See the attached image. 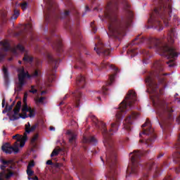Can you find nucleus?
<instances>
[{"label": "nucleus", "instance_id": "38", "mask_svg": "<svg viewBox=\"0 0 180 180\" xmlns=\"http://www.w3.org/2000/svg\"><path fill=\"white\" fill-rule=\"evenodd\" d=\"M59 151H61V148H59L58 150L54 149L51 154V157H56V156L58 155Z\"/></svg>", "mask_w": 180, "mask_h": 180}, {"label": "nucleus", "instance_id": "24", "mask_svg": "<svg viewBox=\"0 0 180 180\" xmlns=\"http://www.w3.org/2000/svg\"><path fill=\"white\" fill-rule=\"evenodd\" d=\"M32 30H33V26L32 25V24L28 23V24L25 25L24 31H21L19 33V34H23V33H29L30 40H33V33L32 32Z\"/></svg>", "mask_w": 180, "mask_h": 180}, {"label": "nucleus", "instance_id": "42", "mask_svg": "<svg viewBox=\"0 0 180 180\" xmlns=\"http://www.w3.org/2000/svg\"><path fill=\"white\" fill-rule=\"evenodd\" d=\"M25 78H26V72H24L22 73H19L18 75V79H23L25 80Z\"/></svg>", "mask_w": 180, "mask_h": 180}, {"label": "nucleus", "instance_id": "48", "mask_svg": "<svg viewBox=\"0 0 180 180\" xmlns=\"http://www.w3.org/2000/svg\"><path fill=\"white\" fill-rule=\"evenodd\" d=\"M37 139H39V134H36L33 138L31 140V143H35L36 141L37 140Z\"/></svg>", "mask_w": 180, "mask_h": 180}, {"label": "nucleus", "instance_id": "45", "mask_svg": "<svg viewBox=\"0 0 180 180\" xmlns=\"http://www.w3.org/2000/svg\"><path fill=\"white\" fill-rule=\"evenodd\" d=\"M91 30L93 32V33H96L98 29L96 28V27H95V25H94V22H91Z\"/></svg>", "mask_w": 180, "mask_h": 180}, {"label": "nucleus", "instance_id": "25", "mask_svg": "<svg viewBox=\"0 0 180 180\" xmlns=\"http://www.w3.org/2000/svg\"><path fill=\"white\" fill-rule=\"evenodd\" d=\"M76 84L78 88H85V84H86L85 77H84L82 75L77 76Z\"/></svg>", "mask_w": 180, "mask_h": 180}, {"label": "nucleus", "instance_id": "62", "mask_svg": "<svg viewBox=\"0 0 180 180\" xmlns=\"http://www.w3.org/2000/svg\"><path fill=\"white\" fill-rule=\"evenodd\" d=\"M158 70H159V72H160V71H164V67H162V65H159Z\"/></svg>", "mask_w": 180, "mask_h": 180}, {"label": "nucleus", "instance_id": "12", "mask_svg": "<svg viewBox=\"0 0 180 180\" xmlns=\"http://www.w3.org/2000/svg\"><path fill=\"white\" fill-rule=\"evenodd\" d=\"M109 67L115 72L109 76V81L106 82L107 86H110L112 84H113V81H115V78H116V75H117V72H119V68H116V66H113V65H109V63L105 60H103L98 68V70H103V68H108Z\"/></svg>", "mask_w": 180, "mask_h": 180}, {"label": "nucleus", "instance_id": "23", "mask_svg": "<svg viewBox=\"0 0 180 180\" xmlns=\"http://www.w3.org/2000/svg\"><path fill=\"white\" fill-rule=\"evenodd\" d=\"M1 19H0V27L5 26L8 22V11L5 9L1 10Z\"/></svg>", "mask_w": 180, "mask_h": 180}, {"label": "nucleus", "instance_id": "15", "mask_svg": "<svg viewBox=\"0 0 180 180\" xmlns=\"http://www.w3.org/2000/svg\"><path fill=\"white\" fill-rule=\"evenodd\" d=\"M12 5L14 9H13V14L11 16V19H14V20H16V19H18V18L19 17V15H20L19 10L15 8L20 6L22 11H26V9H27V6H29V4L26 1L20 3V4H18V1H15V3H12Z\"/></svg>", "mask_w": 180, "mask_h": 180}, {"label": "nucleus", "instance_id": "10", "mask_svg": "<svg viewBox=\"0 0 180 180\" xmlns=\"http://www.w3.org/2000/svg\"><path fill=\"white\" fill-rule=\"evenodd\" d=\"M139 41L138 44L144 43V41H146L148 44V49H154V50H155V51H158V39L157 38H154V37L146 38L144 37H142L140 38V35H138L132 41V42L131 44H129L126 46V49H127V47H130V46L134 45V41Z\"/></svg>", "mask_w": 180, "mask_h": 180}, {"label": "nucleus", "instance_id": "58", "mask_svg": "<svg viewBox=\"0 0 180 180\" xmlns=\"http://www.w3.org/2000/svg\"><path fill=\"white\" fill-rule=\"evenodd\" d=\"M32 167H34V162H30V163L28 164V165H27V168H28V169L32 168Z\"/></svg>", "mask_w": 180, "mask_h": 180}, {"label": "nucleus", "instance_id": "5", "mask_svg": "<svg viewBox=\"0 0 180 180\" xmlns=\"http://www.w3.org/2000/svg\"><path fill=\"white\" fill-rule=\"evenodd\" d=\"M65 27L70 32L73 37L72 42V46L68 51L69 56L75 58L79 65V66L75 65V68H82V67H85V60L81 56V52L79 51V49L82 47V44H81V32L79 31H77L76 32H72V25L70 22H67L65 25Z\"/></svg>", "mask_w": 180, "mask_h": 180}, {"label": "nucleus", "instance_id": "54", "mask_svg": "<svg viewBox=\"0 0 180 180\" xmlns=\"http://www.w3.org/2000/svg\"><path fill=\"white\" fill-rule=\"evenodd\" d=\"M153 179L154 180H157L158 179V173L157 172V171L155 172V174H153Z\"/></svg>", "mask_w": 180, "mask_h": 180}, {"label": "nucleus", "instance_id": "17", "mask_svg": "<svg viewBox=\"0 0 180 180\" xmlns=\"http://www.w3.org/2000/svg\"><path fill=\"white\" fill-rule=\"evenodd\" d=\"M139 114L135 112L134 111H131V114L127 117L124 122V129L127 130V131H131V124H133L132 119H136Z\"/></svg>", "mask_w": 180, "mask_h": 180}, {"label": "nucleus", "instance_id": "2", "mask_svg": "<svg viewBox=\"0 0 180 180\" xmlns=\"http://www.w3.org/2000/svg\"><path fill=\"white\" fill-rule=\"evenodd\" d=\"M122 9L124 12V16L122 17V18H118L119 2L110 1L105 8L104 17L99 15L100 19L103 22L105 21V19L107 20L110 32L108 34L110 39L119 40L120 36H126V30L131 25L134 14L131 9H130V4L127 1H124L122 3Z\"/></svg>", "mask_w": 180, "mask_h": 180}, {"label": "nucleus", "instance_id": "28", "mask_svg": "<svg viewBox=\"0 0 180 180\" xmlns=\"http://www.w3.org/2000/svg\"><path fill=\"white\" fill-rule=\"evenodd\" d=\"M67 134L69 135V143L72 146H77V134L72 133L71 131H68Z\"/></svg>", "mask_w": 180, "mask_h": 180}, {"label": "nucleus", "instance_id": "29", "mask_svg": "<svg viewBox=\"0 0 180 180\" xmlns=\"http://www.w3.org/2000/svg\"><path fill=\"white\" fill-rule=\"evenodd\" d=\"M0 162L3 164L0 166V169L5 172V169H6V165H12L13 164V160H5L4 158H0Z\"/></svg>", "mask_w": 180, "mask_h": 180}, {"label": "nucleus", "instance_id": "56", "mask_svg": "<svg viewBox=\"0 0 180 180\" xmlns=\"http://www.w3.org/2000/svg\"><path fill=\"white\" fill-rule=\"evenodd\" d=\"M4 175H5V172H0V180H4Z\"/></svg>", "mask_w": 180, "mask_h": 180}, {"label": "nucleus", "instance_id": "39", "mask_svg": "<svg viewBox=\"0 0 180 180\" xmlns=\"http://www.w3.org/2000/svg\"><path fill=\"white\" fill-rule=\"evenodd\" d=\"M32 108L27 106V103L23 104L22 108V112H28Z\"/></svg>", "mask_w": 180, "mask_h": 180}, {"label": "nucleus", "instance_id": "20", "mask_svg": "<svg viewBox=\"0 0 180 180\" xmlns=\"http://www.w3.org/2000/svg\"><path fill=\"white\" fill-rule=\"evenodd\" d=\"M73 101L75 108H79L81 103V98H82V93L80 90H76L72 93Z\"/></svg>", "mask_w": 180, "mask_h": 180}, {"label": "nucleus", "instance_id": "60", "mask_svg": "<svg viewBox=\"0 0 180 180\" xmlns=\"http://www.w3.org/2000/svg\"><path fill=\"white\" fill-rule=\"evenodd\" d=\"M163 180H172V178L171 176H167Z\"/></svg>", "mask_w": 180, "mask_h": 180}, {"label": "nucleus", "instance_id": "9", "mask_svg": "<svg viewBox=\"0 0 180 180\" xmlns=\"http://www.w3.org/2000/svg\"><path fill=\"white\" fill-rule=\"evenodd\" d=\"M160 15L165 26H169L168 21L171 19V13H172V4L168 1L159 3V16Z\"/></svg>", "mask_w": 180, "mask_h": 180}, {"label": "nucleus", "instance_id": "33", "mask_svg": "<svg viewBox=\"0 0 180 180\" xmlns=\"http://www.w3.org/2000/svg\"><path fill=\"white\" fill-rule=\"evenodd\" d=\"M22 61H24V63H33V56H30L29 53L25 52Z\"/></svg>", "mask_w": 180, "mask_h": 180}, {"label": "nucleus", "instance_id": "21", "mask_svg": "<svg viewBox=\"0 0 180 180\" xmlns=\"http://www.w3.org/2000/svg\"><path fill=\"white\" fill-rule=\"evenodd\" d=\"M48 63L53 68V70H57V65L60 64V59H56L53 56V55L48 53L47 54Z\"/></svg>", "mask_w": 180, "mask_h": 180}, {"label": "nucleus", "instance_id": "37", "mask_svg": "<svg viewBox=\"0 0 180 180\" xmlns=\"http://www.w3.org/2000/svg\"><path fill=\"white\" fill-rule=\"evenodd\" d=\"M27 112L30 113L28 117H34V116H36V110L34 108H31Z\"/></svg>", "mask_w": 180, "mask_h": 180}, {"label": "nucleus", "instance_id": "35", "mask_svg": "<svg viewBox=\"0 0 180 180\" xmlns=\"http://www.w3.org/2000/svg\"><path fill=\"white\" fill-rule=\"evenodd\" d=\"M21 107H22V101H18L15 108L13 109V114L18 115L20 112Z\"/></svg>", "mask_w": 180, "mask_h": 180}, {"label": "nucleus", "instance_id": "52", "mask_svg": "<svg viewBox=\"0 0 180 180\" xmlns=\"http://www.w3.org/2000/svg\"><path fill=\"white\" fill-rule=\"evenodd\" d=\"M23 88V86L18 85L17 88L15 89V91H17V92H20Z\"/></svg>", "mask_w": 180, "mask_h": 180}, {"label": "nucleus", "instance_id": "1", "mask_svg": "<svg viewBox=\"0 0 180 180\" xmlns=\"http://www.w3.org/2000/svg\"><path fill=\"white\" fill-rule=\"evenodd\" d=\"M137 101V94L134 91H128L127 96L120 104L119 110L115 115L116 121L111 124L109 131L106 129V124L102 121L96 124V127L101 130L103 137V144L107 150L105 157L108 167H116L117 164V145L115 143L110 136H113L118 130V126L128 110H133V104Z\"/></svg>", "mask_w": 180, "mask_h": 180}, {"label": "nucleus", "instance_id": "57", "mask_svg": "<svg viewBox=\"0 0 180 180\" xmlns=\"http://www.w3.org/2000/svg\"><path fill=\"white\" fill-rule=\"evenodd\" d=\"M53 167H55V168H60V167H61V165H60V163H53Z\"/></svg>", "mask_w": 180, "mask_h": 180}, {"label": "nucleus", "instance_id": "31", "mask_svg": "<svg viewBox=\"0 0 180 180\" xmlns=\"http://www.w3.org/2000/svg\"><path fill=\"white\" fill-rule=\"evenodd\" d=\"M83 143L86 144H95L96 139L94 136H83Z\"/></svg>", "mask_w": 180, "mask_h": 180}, {"label": "nucleus", "instance_id": "6", "mask_svg": "<svg viewBox=\"0 0 180 180\" xmlns=\"http://www.w3.org/2000/svg\"><path fill=\"white\" fill-rule=\"evenodd\" d=\"M37 126V124H34L31 127L30 122H28L25 124V132L24 133V136L22 139L18 138L13 146H11V143H9L3 144L1 146L2 151L6 153V154H12V153H14V154H18V153H19V146L21 148L25 147L26 140H27V134H30V133H33V131L36 130Z\"/></svg>", "mask_w": 180, "mask_h": 180}, {"label": "nucleus", "instance_id": "63", "mask_svg": "<svg viewBox=\"0 0 180 180\" xmlns=\"http://www.w3.org/2000/svg\"><path fill=\"white\" fill-rule=\"evenodd\" d=\"M18 136H19V134H15V135H14V136H13V139H14V140H18Z\"/></svg>", "mask_w": 180, "mask_h": 180}, {"label": "nucleus", "instance_id": "27", "mask_svg": "<svg viewBox=\"0 0 180 180\" xmlns=\"http://www.w3.org/2000/svg\"><path fill=\"white\" fill-rule=\"evenodd\" d=\"M175 28H171V30L168 32V36H167V41L170 44H174L176 39L175 36Z\"/></svg>", "mask_w": 180, "mask_h": 180}, {"label": "nucleus", "instance_id": "40", "mask_svg": "<svg viewBox=\"0 0 180 180\" xmlns=\"http://www.w3.org/2000/svg\"><path fill=\"white\" fill-rule=\"evenodd\" d=\"M27 175H28V179H29V180H31V179H32V177H31V176L33 175V174H34V172H33V170H32V169L27 168Z\"/></svg>", "mask_w": 180, "mask_h": 180}, {"label": "nucleus", "instance_id": "55", "mask_svg": "<svg viewBox=\"0 0 180 180\" xmlns=\"http://www.w3.org/2000/svg\"><path fill=\"white\" fill-rule=\"evenodd\" d=\"M54 165V163H53V161H51V160H49L46 161V165Z\"/></svg>", "mask_w": 180, "mask_h": 180}, {"label": "nucleus", "instance_id": "46", "mask_svg": "<svg viewBox=\"0 0 180 180\" xmlns=\"http://www.w3.org/2000/svg\"><path fill=\"white\" fill-rule=\"evenodd\" d=\"M30 94H37V89H34V86H31V89L30 90Z\"/></svg>", "mask_w": 180, "mask_h": 180}, {"label": "nucleus", "instance_id": "50", "mask_svg": "<svg viewBox=\"0 0 180 180\" xmlns=\"http://www.w3.org/2000/svg\"><path fill=\"white\" fill-rule=\"evenodd\" d=\"M18 72H19V74H22V73H23V72H25V68H23V66L20 67V68L18 69Z\"/></svg>", "mask_w": 180, "mask_h": 180}, {"label": "nucleus", "instance_id": "64", "mask_svg": "<svg viewBox=\"0 0 180 180\" xmlns=\"http://www.w3.org/2000/svg\"><path fill=\"white\" fill-rule=\"evenodd\" d=\"M30 179L32 180H39V177H37V176H35L34 177L31 178Z\"/></svg>", "mask_w": 180, "mask_h": 180}, {"label": "nucleus", "instance_id": "53", "mask_svg": "<svg viewBox=\"0 0 180 180\" xmlns=\"http://www.w3.org/2000/svg\"><path fill=\"white\" fill-rule=\"evenodd\" d=\"M18 85L23 86V85H25V80L21 79H18Z\"/></svg>", "mask_w": 180, "mask_h": 180}, {"label": "nucleus", "instance_id": "47", "mask_svg": "<svg viewBox=\"0 0 180 180\" xmlns=\"http://www.w3.org/2000/svg\"><path fill=\"white\" fill-rule=\"evenodd\" d=\"M46 99V97H40L37 100V103H44V100Z\"/></svg>", "mask_w": 180, "mask_h": 180}, {"label": "nucleus", "instance_id": "61", "mask_svg": "<svg viewBox=\"0 0 180 180\" xmlns=\"http://www.w3.org/2000/svg\"><path fill=\"white\" fill-rule=\"evenodd\" d=\"M54 75H56L54 72H53L52 73H49V77H52V79H54Z\"/></svg>", "mask_w": 180, "mask_h": 180}, {"label": "nucleus", "instance_id": "32", "mask_svg": "<svg viewBox=\"0 0 180 180\" xmlns=\"http://www.w3.org/2000/svg\"><path fill=\"white\" fill-rule=\"evenodd\" d=\"M3 72L4 75V82L6 86H8L9 85V73H8V69L4 66L3 67Z\"/></svg>", "mask_w": 180, "mask_h": 180}, {"label": "nucleus", "instance_id": "18", "mask_svg": "<svg viewBox=\"0 0 180 180\" xmlns=\"http://www.w3.org/2000/svg\"><path fill=\"white\" fill-rule=\"evenodd\" d=\"M11 50V44L8 41H1L0 42V61H2L6 56V51Z\"/></svg>", "mask_w": 180, "mask_h": 180}, {"label": "nucleus", "instance_id": "36", "mask_svg": "<svg viewBox=\"0 0 180 180\" xmlns=\"http://www.w3.org/2000/svg\"><path fill=\"white\" fill-rule=\"evenodd\" d=\"M127 54H130L131 57L133 58V57H135V56H137L139 54V51H137V49H129L127 51Z\"/></svg>", "mask_w": 180, "mask_h": 180}, {"label": "nucleus", "instance_id": "11", "mask_svg": "<svg viewBox=\"0 0 180 180\" xmlns=\"http://www.w3.org/2000/svg\"><path fill=\"white\" fill-rule=\"evenodd\" d=\"M160 56H163L164 57H166V58L170 59L167 63L169 65V67L171 68L175 65L174 62L175 61V58L178 57V53L175 51V49L172 46H169L168 44H166L163 47V52Z\"/></svg>", "mask_w": 180, "mask_h": 180}, {"label": "nucleus", "instance_id": "8", "mask_svg": "<svg viewBox=\"0 0 180 180\" xmlns=\"http://www.w3.org/2000/svg\"><path fill=\"white\" fill-rule=\"evenodd\" d=\"M142 131L139 133L140 139H144V136H150V138L146 139L139 140V143H143V146H146V148L153 147L155 139H157V135L154 131V129L151 126V122L150 119L147 118L145 123L141 126Z\"/></svg>", "mask_w": 180, "mask_h": 180}, {"label": "nucleus", "instance_id": "51", "mask_svg": "<svg viewBox=\"0 0 180 180\" xmlns=\"http://www.w3.org/2000/svg\"><path fill=\"white\" fill-rule=\"evenodd\" d=\"M6 105H8V104ZM12 109H13L12 105L7 106V110L8 111V113H12L13 115V112L11 111Z\"/></svg>", "mask_w": 180, "mask_h": 180}, {"label": "nucleus", "instance_id": "34", "mask_svg": "<svg viewBox=\"0 0 180 180\" xmlns=\"http://www.w3.org/2000/svg\"><path fill=\"white\" fill-rule=\"evenodd\" d=\"M29 78H39L41 77V72L39 70H35L34 72L31 73L30 75H28Z\"/></svg>", "mask_w": 180, "mask_h": 180}, {"label": "nucleus", "instance_id": "26", "mask_svg": "<svg viewBox=\"0 0 180 180\" xmlns=\"http://www.w3.org/2000/svg\"><path fill=\"white\" fill-rule=\"evenodd\" d=\"M11 169H13V165H12L9 167V169H6L8 173H4V176L6 179H11L13 175H15V177L18 176L19 174L16 172H13Z\"/></svg>", "mask_w": 180, "mask_h": 180}, {"label": "nucleus", "instance_id": "30", "mask_svg": "<svg viewBox=\"0 0 180 180\" xmlns=\"http://www.w3.org/2000/svg\"><path fill=\"white\" fill-rule=\"evenodd\" d=\"M139 52L143 56V64H147L148 62V58H150V52L146 49H140Z\"/></svg>", "mask_w": 180, "mask_h": 180}, {"label": "nucleus", "instance_id": "13", "mask_svg": "<svg viewBox=\"0 0 180 180\" xmlns=\"http://www.w3.org/2000/svg\"><path fill=\"white\" fill-rule=\"evenodd\" d=\"M148 29H155L158 26V8H155L148 20Z\"/></svg>", "mask_w": 180, "mask_h": 180}, {"label": "nucleus", "instance_id": "43", "mask_svg": "<svg viewBox=\"0 0 180 180\" xmlns=\"http://www.w3.org/2000/svg\"><path fill=\"white\" fill-rule=\"evenodd\" d=\"M101 93L102 94V95H104V96L108 95V88L103 86Z\"/></svg>", "mask_w": 180, "mask_h": 180}, {"label": "nucleus", "instance_id": "19", "mask_svg": "<svg viewBox=\"0 0 180 180\" xmlns=\"http://www.w3.org/2000/svg\"><path fill=\"white\" fill-rule=\"evenodd\" d=\"M161 75H168V73H159V95H164L165 88H167V81L165 80V77H161Z\"/></svg>", "mask_w": 180, "mask_h": 180}, {"label": "nucleus", "instance_id": "59", "mask_svg": "<svg viewBox=\"0 0 180 180\" xmlns=\"http://www.w3.org/2000/svg\"><path fill=\"white\" fill-rule=\"evenodd\" d=\"M7 112H9V111L8 110V105H6L5 109L3 110V113H7Z\"/></svg>", "mask_w": 180, "mask_h": 180}, {"label": "nucleus", "instance_id": "41", "mask_svg": "<svg viewBox=\"0 0 180 180\" xmlns=\"http://www.w3.org/2000/svg\"><path fill=\"white\" fill-rule=\"evenodd\" d=\"M16 49L19 50L20 51H21L22 53H24L25 51V46H23V45L18 44L16 46Z\"/></svg>", "mask_w": 180, "mask_h": 180}, {"label": "nucleus", "instance_id": "7", "mask_svg": "<svg viewBox=\"0 0 180 180\" xmlns=\"http://www.w3.org/2000/svg\"><path fill=\"white\" fill-rule=\"evenodd\" d=\"M152 70L154 72L149 76H147L145 82L147 86L150 89V92L153 94L151 96V101L153 106L155 109L156 115L158 113L157 109L158 108V85L157 84V71H158V61H155L152 65Z\"/></svg>", "mask_w": 180, "mask_h": 180}, {"label": "nucleus", "instance_id": "14", "mask_svg": "<svg viewBox=\"0 0 180 180\" xmlns=\"http://www.w3.org/2000/svg\"><path fill=\"white\" fill-rule=\"evenodd\" d=\"M162 110L163 115H165L167 119H172V113L174 112V110L172 109V108L167 104V102L163 101L161 103H160L159 100V110Z\"/></svg>", "mask_w": 180, "mask_h": 180}, {"label": "nucleus", "instance_id": "49", "mask_svg": "<svg viewBox=\"0 0 180 180\" xmlns=\"http://www.w3.org/2000/svg\"><path fill=\"white\" fill-rule=\"evenodd\" d=\"M22 102H23V104L27 103V93L24 94Z\"/></svg>", "mask_w": 180, "mask_h": 180}, {"label": "nucleus", "instance_id": "4", "mask_svg": "<svg viewBox=\"0 0 180 180\" xmlns=\"http://www.w3.org/2000/svg\"><path fill=\"white\" fill-rule=\"evenodd\" d=\"M147 152H141L139 150H134L133 153H129L131 155L130 163L127 169V176L136 175L139 171V167H141L143 169L146 170V173H143V178L140 180H148V171H151L155 165L154 161L150 160L148 163H145V165L140 163L141 156L146 155Z\"/></svg>", "mask_w": 180, "mask_h": 180}, {"label": "nucleus", "instance_id": "22", "mask_svg": "<svg viewBox=\"0 0 180 180\" xmlns=\"http://www.w3.org/2000/svg\"><path fill=\"white\" fill-rule=\"evenodd\" d=\"M7 116H8L10 120H11L12 122H15V120H18L19 119H26L27 117H29V115H27V113L26 112H23V114H19L17 113V115L13 114L12 112H8L7 113Z\"/></svg>", "mask_w": 180, "mask_h": 180}, {"label": "nucleus", "instance_id": "16", "mask_svg": "<svg viewBox=\"0 0 180 180\" xmlns=\"http://www.w3.org/2000/svg\"><path fill=\"white\" fill-rule=\"evenodd\" d=\"M95 51H96L97 54L98 56H109L110 54V49L108 48H106L105 46V44L101 41V40H98V42L97 44H95V47H94Z\"/></svg>", "mask_w": 180, "mask_h": 180}, {"label": "nucleus", "instance_id": "44", "mask_svg": "<svg viewBox=\"0 0 180 180\" xmlns=\"http://www.w3.org/2000/svg\"><path fill=\"white\" fill-rule=\"evenodd\" d=\"M159 124H160L161 129H162L163 130H167V129L168 127L167 122H164L163 124L159 122Z\"/></svg>", "mask_w": 180, "mask_h": 180}, {"label": "nucleus", "instance_id": "3", "mask_svg": "<svg viewBox=\"0 0 180 180\" xmlns=\"http://www.w3.org/2000/svg\"><path fill=\"white\" fill-rule=\"evenodd\" d=\"M44 15L45 18L46 23H50L52 26L51 29V36L46 37L48 42L51 44V46L56 50L58 56H60L63 53V41L58 34L56 33V25L58 22L59 19H65L70 16V11H65L61 13L58 11V4L56 1H44Z\"/></svg>", "mask_w": 180, "mask_h": 180}]
</instances>
